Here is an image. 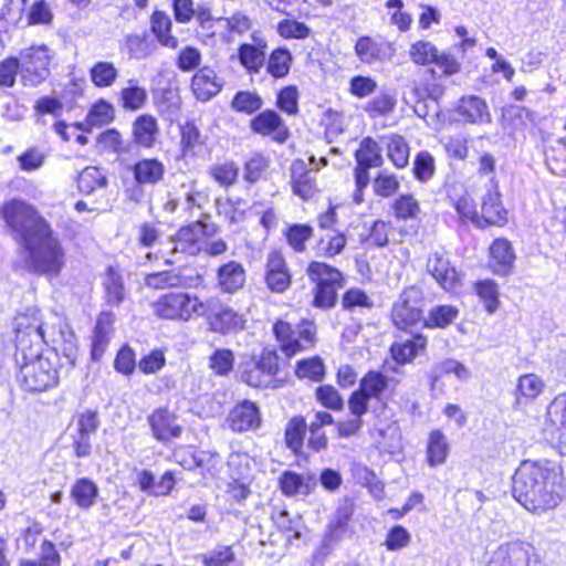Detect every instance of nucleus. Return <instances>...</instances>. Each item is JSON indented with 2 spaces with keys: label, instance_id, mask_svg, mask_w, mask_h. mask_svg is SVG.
Instances as JSON below:
<instances>
[{
  "label": "nucleus",
  "instance_id": "f257e3e1",
  "mask_svg": "<svg viewBox=\"0 0 566 566\" xmlns=\"http://www.w3.org/2000/svg\"><path fill=\"white\" fill-rule=\"evenodd\" d=\"M1 214L14 239L25 249L30 268L39 274L59 275L65 264V252L49 222L20 200L7 202Z\"/></svg>",
  "mask_w": 566,
  "mask_h": 566
},
{
  "label": "nucleus",
  "instance_id": "f03ea898",
  "mask_svg": "<svg viewBox=\"0 0 566 566\" xmlns=\"http://www.w3.org/2000/svg\"><path fill=\"white\" fill-rule=\"evenodd\" d=\"M512 492L531 512L555 509L566 492L562 470L549 462L524 461L512 478Z\"/></svg>",
  "mask_w": 566,
  "mask_h": 566
},
{
  "label": "nucleus",
  "instance_id": "7ed1b4c3",
  "mask_svg": "<svg viewBox=\"0 0 566 566\" xmlns=\"http://www.w3.org/2000/svg\"><path fill=\"white\" fill-rule=\"evenodd\" d=\"M17 380L28 392H42L57 386L60 381L56 361L50 356L25 360L19 365Z\"/></svg>",
  "mask_w": 566,
  "mask_h": 566
},
{
  "label": "nucleus",
  "instance_id": "20e7f679",
  "mask_svg": "<svg viewBox=\"0 0 566 566\" xmlns=\"http://www.w3.org/2000/svg\"><path fill=\"white\" fill-rule=\"evenodd\" d=\"M154 311L160 318L187 322L193 315L206 316L210 301L202 302L188 293H168L154 303Z\"/></svg>",
  "mask_w": 566,
  "mask_h": 566
},
{
  "label": "nucleus",
  "instance_id": "39448f33",
  "mask_svg": "<svg viewBox=\"0 0 566 566\" xmlns=\"http://www.w3.org/2000/svg\"><path fill=\"white\" fill-rule=\"evenodd\" d=\"M55 53L45 44H34L19 52L21 82L25 86L35 87L51 74L50 65Z\"/></svg>",
  "mask_w": 566,
  "mask_h": 566
},
{
  "label": "nucleus",
  "instance_id": "423d86ee",
  "mask_svg": "<svg viewBox=\"0 0 566 566\" xmlns=\"http://www.w3.org/2000/svg\"><path fill=\"white\" fill-rule=\"evenodd\" d=\"M273 333L281 350L289 358L313 348L316 344V326L311 321H302L295 326L277 321L273 326Z\"/></svg>",
  "mask_w": 566,
  "mask_h": 566
},
{
  "label": "nucleus",
  "instance_id": "0eeeda50",
  "mask_svg": "<svg viewBox=\"0 0 566 566\" xmlns=\"http://www.w3.org/2000/svg\"><path fill=\"white\" fill-rule=\"evenodd\" d=\"M25 316L17 319L15 327V363L20 365L25 360L44 357L41 352L43 344H49L46 331L40 323L24 324Z\"/></svg>",
  "mask_w": 566,
  "mask_h": 566
},
{
  "label": "nucleus",
  "instance_id": "6e6552de",
  "mask_svg": "<svg viewBox=\"0 0 566 566\" xmlns=\"http://www.w3.org/2000/svg\"><path fill=\"white\" fill-rule=\"evenodd\" d=\"M391 382H397L394 378L385 376L380 371L369 370L359 381V387L348 399L350 413L366 415L368 412V402L370 399L382 400V396L390 387Z\"/></svg>",
  "mask_w": 566,
  "mask_h": 566
},
{
  "label": "nucleus",
  "instance_id": "1a4fd4ad",
  "mask_svg": "<svg viewBox=\"0 0 566 566\" xmlns=\"http://www.w3.org/2000/svg\"><path fill=\"white\" fill-rule=\"evenodd\" d=\"M424 297L421 289L412 285L406 287L394 304L391 317L400 329H408L418 324L423 325Z\"/></svg>",
  "mask_w": 566,
  "mask_h": 566
},
{
  "label": "nucleus",
  "instance_id": "9d476101",
  "mask_svg": "<svg viewBox=\"0 0 566 566\" xmlns=\"http://www.w3.org/2000/svg\"><path fill=\"white\" fill-rule=\"evenodd\" d=\"M488 566H545L524 542L501 544L492 554Z\"/></svg>",
  "mask_w": 566,
  "mask_h": 566
},
{
  "label": "nucleus",
  "instance_id": "9b49d317",
  "mask_svg": "<svg viewBox=\"0 0 566 566\" xmlns=\"http://www.w3.org/2000/svg\"><path fill=\"white\" fill-rule=\"evenodd\" d=\"M426 271L446 292H455L462 286V276L444 251L429 253Z\"/></svg>",
  "mask_w": 566,
  "mask_h": 566
},
{
  "label": "nucleus",
  "instance_id": "f8f14e48",
  "mask_svg": "<svg viewBox=\"0 0 566 566\" xmlns=\"http://www.w3.org/2000/svg\"><path fill=\"white\" fill-rule=\"evenodd\" d=\"M355 513V503L353 500L345 497L339 501L334 514L329 518L326 526L322 547L331 551L338 545L349 531V521Z\"/></svg>",
  "mask_w": 566,
  "mask_h": 566
},
{
  "label": "nucleus",
  "instance_id": "ddd939ff",
  "mask_svg": "<svg viewBox=\"0 0 566 566\" xmlns=\"http://www.w3.org/2000/svg\"><path fill=\"white\" fill-rule=\"evenodd\" d=\"M201 283L202 277L192 268L150 273L145 277V284L156 290L168 287L195 289Z\"/></svg>",
  "mask_w": 566,
  "mask_h": 566
},
{
  "label": "nucleus",
  "instance_id": "4468645a",
  "mask_svg": "<svg viewBox=\"0 0 566 566\" xmlns=\"http://www.w3.org/2000/svg\"><path fill=\"white\" fill-rule=\"evenodd\" d=\"M357 166L355 168V184L359 188L367 187L369 184L368 170L374 167H381L384 158L381 147L371 137H366L360 142L359 148L355 153Z\"/></svg>",
  "mask_w": 566,
  "mask_h": 566
},
{
  "label": "nucleus",
  "instance_id": "2eb2a0df",
  "mask_svg": "<svg viewBox=\"0 0 566 566\" xmlns=\"http://www.w3.org/2000/svg\"><path fill=\"white\" fill-rule=\"evenodd\" d=\"M355 53L363 63L375 64L390 61L396 49L391 42L381 38L364 35L356 41Z\"/></svg>",
  "mask_w": 566,
  "mask_h": 566
},
{
  "label": "nucleus",
  "instance_id": "dca6fc26",
  "mask_svg": "<svg viewBox=\"0 0 566 566\" xmlns=\"http://www.w3.org/2000/svg\"><path fill=\"white\" fill-rule=\"evenodd\" d=\"M250 129L261 136H269L277 144H284L290 137V130L283 118L273 109H265L250 122Z\"/></svg>",
  "mask_w": 566,
  "mask_h": 566
},
{
  "label": "nucleus",
  "instance_id": "f3484780",
  "mask_svg": "<svg viewBox=\"0 0 566 566\" xmlns=\"http://www.w3.org/2000/svg\"><path fill=\"white\" fill-rule=\"evenodd\" d=\"M227 422L233 432L242 433L259 429L262 417L256 403L245 399L231 409Z\"/></svg>",
  "mask_w": 566,
  "mask_h": 566
},
{
  "label": "nucleus",
  "instance_id": "a211bd4d",
  "mask_svg": "<svg viewBox=\"0 0 566 566\" xmlns=\"http://www.w3.org/2000/svg\"><path fill=\"white\" fill-rule=\"evenodd\" d=\"M160 127L156 117L143 114L132 124V143L143 149H153L159 144Z\"/></svg>",
  "mask_w": 566,
  "mask_h": 566
},
{
  "label": "nucleus",
  "instance_id": "6ab92c4d",
  "mask_svg": "<svg viewBox=\"0 0 566 566\" xmlns=\"http://www.w3.org/2000/svg\"><path fill=\"white\" fill-rule=\"evenodd\" d=\"M153 436L160 442H168L179 438L182 429L177 423V417L168 408H158L148 416Z\"/></svg>",
  "mask_w": 566,
  "mask_h": 566
},
{
  "label": "nucleus",
  "instance_id": "aec40b11",
  "mask_svg": "<svg viewBox=\"0 0 566 566\" xmlns=\"http://www.w3.org/2000/svg\"><path fill=\"white\" fill-rule=\"evenodd\" d=\"M264 279L268 289L274 293H283L291 285V274L281 252L271 251L268 254Z\"/></svg>",
  "mask_w": 566,
  "mask_h": 566
},
{
  "label": "nucleus",
  "instance_id": "412c9836",
  "mask_svg": "<svg viewBox=\"0 0 566 566\" xmlns=\"http://www.w3.org/2000/svg\"><path fill=\"white\" fill-rule=\"evenodd\" d=\"M515 259L514 249L506 239H495L489 249V268L496 275H510L513 271Z\"/></svg>",
  "mask_w": 566,
  "mask_h": 566
},
{
  "label": "nucleus",
  "instance_id": "4be33fe9",
  "mask_svg": "<svg viewBox=\"0 0 566 566\" xmlns=\"http://www.w3.org/2000/svg\"><path fill=\"white\" fill-rule=\"evenodd\" d=\"M208 234H210L209 226L203 221L182 227L175 237L174 251L196 255L201 250L200 239Z\"/></svg>",
  "mask_w": 566,
  "mask_h": 566
},
{
  "label": "nucleus",
  "instance_id": "5701e85b",
  "mask_svg": "<svg viewBox=\"0 0 566 566\" xmlns=\"http://www.w3.org/2000/svg\"><path fill=\"white\" fill-rule=\"evenodd\" d=\"M455 112L465 123L490 124L492 116L488 103L480 96H462L457 105Z\"/></svg>",
  "mask_w": 566,
  "mask_h": 566
},
{
  "label": "nucleus",
  "instance_id": "b1692460",
  "mask_svg": "<svg viewBox=\"0 0 566 566\" xmlns=\"http://www.w3.org/2000/svg\"><path fill=\"white\" fill-rule=\"evenodd\" d=\"M206 316H208L210 328L221 334L241 329L244 325L242 316L231 307L220 305L217 310L212 302H210V311Z\"/></svg>",
  "mask_w": 566,
  "mask_h": 566
},
{
  "label": "nucleus",
  "instance_id": "393cba45",
  "mask_svg": "<svg viewBox=\"0 0 566 566\" xmlns=\"http://www.w3.org/2000/svg\"><path fill=\"white\" fill-rule=\"evenodd\" d=\"M279 484L282 493L286 496L310 495L317 485V480L312 474H298L294 471H284Z\"/></svg>",
  "mask_w": 566,
  "mask_h": 566
},
{
  "label": "nucleus",
  "instance_id": "a878e982",
  "mask_svg": "<svg viewBox=\"0 0 566 566\" xmlns=\"http://www.w3.org/2000/svg\"><path fill=\"white\" fill-rule=\"evenodd\" d=\"M316 170L307 168L303 160H295L291 167L293 191L303 199L313 197L316 190Z\"/></svg>",
  "mask_w": 566,
  "mask_h": 566
},
{
  "label": "nucleus",
  "instance_id": "bb28decb",
  "mask_svg": "<svg viewBox=\"0 0 566 566\" xmlns=\"http://www.w3.org/2000/svg\"><path fill=\"white\" fill-rule=\"evenodd\" d=\"M506 214L500 200V193L496 190H488L482 198L481 213H479V219L482 221L480 228L502 226L506 222Z\"/></svg>",
  "mask_w": 566,
  "mask_h": 566
},
{
  "label": "nucleus",
  "instance_id": "cd10ccee",
  "mask_svg": "<svg viewBox=\"0 0 566 566\" xmlns=\"http://www.w3.org/2000/svg\"><path fill=\"white\" fill-rule=\"evenodd\" d=\"M166 167L157 158H144L133 166L134 179L142 186H155L164 180Z\"/></svg>",
  "mask_w": 566,
  "mask_h": 566
},
{
  "label": "nucleus",
  "instance_id": "c85d7f7f",
  "mask_svg": "<svg viewBox=\"0 0 566 566\" xmlns=\"http://www.w3.org/2000/svg\"><path fill=\"white\" fill-rule=\"evenodd\" d=\"M218 285L223 293L233 294L245 283V270L240 262L229 261L217 271Z\"/></svg>",
  "mask_w": 566,
  "mask_h": 566
},
{
  "label": "nucleus",
  "instance_id": "c756f323",
  "mask_svg": "<svg viewBox=\"0 0 566 566\" xmlns=\"http://www.w3.org/2000/svg\"><path fill=\"white\" fill-rule=\"evenodd\" d=\"M104 300L108 306L118 307L126 298V289L119 270L108 266L103 276Z\"/></svg>",
  "mask_w": 566,
  "mask_h": 566
},
{
  "label": "nucleus",
  "instance_id": "7c9ffc66",
  "mask_svg": "<svg viewBox=\"0 0 566 566\" xmlns=\"http://www.w3.org/2000/svg\"><path fill=\"white\" fill-rule=\"evenodd\" d=\"M114 323V315L111 312H103L99 314L94 327L92 340V358L98 360L104 355L112 334V325Z\"/></svg>",
  "mask_w": 566,
  "mask_h": 566
},
{
  "label": "nucleus",
  "instance_id": "2f4dec72",
  "mask_svg": "<svg viewBox=\"0 0 566 566\" xmlns=\"http://www.w3.org/2000/svg\"><path fill=\"white\" fill-rule=\"evenodd\" d=\"M191 88L198 99L206 102L220 92L221 84L217 82L213 70L202 67L193 75Z\"/></svg>",
  "mask_w": 566,
  "mask_h": 566
},
{
  "label": "nucleus",
  "instance_id": "473e14b6",
  "mask_svg": "<svg viewBox=\"0 0 566 566\" xmlns=\"http://www.w3.org/2000/svg\"><path fill=\"white\" fill-rule=\"evenodd\" d=\"M306 274L316 286L343 285L342 273L334 266L318 261L310 263Z\"/></svg>",
  "mask_w": 566,
  "mask_h": 566
},
{
  "label": "nucleus",
  "instance_id": "72a5a7b5",
  "mask_svg": "<svg viewBox=\"0 0 566 566\" xmlns=\"http://www.w3.org/2000/svg\"><path fill=\"white\" fill-rule=\"evenodd\" d=\"M427 347V337L421 334L413 335L410 339L391 346L392 358L399 364L410 363Z\"/></svg>",
  "mask_w": 566,
  "mask_h": 566
},
{
  "label": "nucleus",
  "instance_id": "f704fd0d",
  "mask_svg": "<svg viewBox=\"0 0 566 566\" xmlns=\"http://www.w3.org/2000/svg\"><path fill=\"white\" fill-rule=\"evenodd\" d=\"M124 42L129 56L136 60L146 59L157 49L155 41L146 31L127 34Z\"/></svg>",
  "mask_w": 566,
  "mask_h": 566
},
{
  "label": "nucleus",
  "instance_id": "c9c22d12",
  "mask_svg": "<svg viewBox=\"0 0 566 566\" xmlns=\"http://www.w3.org/2000/svg\"><path fill=\"white\" fill-rule=\"evenodd\" d=\"M71 496L80 509L88 510L96 502L98 488L92 480L81 478L72 485Z\"/></svg>",
  "mask_w": 566,
  "mask_h": 566
},
{
  "label": "nucleus",
  "instance_id": "e433bc0d",
  "mask_svg": "<svg viewBox=\"0 0 566 566\" xmlns=\"http://www.w3.org/2000/svg\"><path fill=\"white\" fill-rule=\"evenodd\" d=\"M307 432V423L302 416H295L289 420L284 430L286 447L295 454L302 452L304 439Z\"/></svg>",
  "mask_w": 566,
  "mask_h": 566
},
{
  "label": "nucleus",
  "instance_id": "4c0bfd02",
  "mask_svg": "<svg viewBox=\"0 0 566 566\" xmlns=\"http://www.w3.org/2000/svg\"><path fill=\"white\" fill-rule=\"evenodd\" d=\"M151 31L161 45L176 49L178 40L171 34V19L163 11H155L150 18Z\"/></svg>",
  "mask_w": 566,
  "mask_h": 566
},
{
  "label": "nucleus",
  "instance_id": "58836bf2",
  "mask_svg": "<svg viewBox=\"0 0 566 566\" xmlns=\"http://www.w3.org/2000/svg\"><path fill=\"white\" fill-rule=\"evenodd\" d=\"M387 156L397 168H405L409 163L410 148L406 139L397 134L382 137Z\"/></svg>",
  "mask_w": 566,
  "mask_h": 566
},
{
  "label": "nucleus",
  "instance_id": "ea45409f",
  "mask_svg": "<svg viewBox=\"0 0 566 566\" xmlns=\"http://www.w3.org/2000/svg\"><path fill=\"white\" fill-rule=\"evenodd\" d=\"M544 382L535 374H526L518 378L515 399L516 403H527L533 401L543 390Z\"/></svg>",
  "mask_w": 566,
  "mask_h": 566
},
{
  "label": "nucleus",
  "instance_id": "a19ab883",
  "mask_svg": "<svg viewBox=\"0 0 566 566\" xmlns=\"http://www.w3.org/2000/svg\"><path fill=\"white\" fill-rule=\"evenodd\" d=\"M449 453V444L446 436L440 430L430 433L427 446V459L430 467H437L446 462Z\"/></svg>",
  "mask_w": 566,
  "mask_h": 566
},
{
  "label": "nucleus",
  "instance_id": "79ce46f5",
  "mask_svg": "<svg viewBox=\"0 0 566 566\" xmlns=\"http://www.w3.org/2000/svg\"><path fill=\"white\" fill-rule=\"evenodd\" d=\"M459 316V310L452 305H438L429 311L423 326L428 328H446Z\"/></svg>",
  "mask_w": 566,
  "mask_h": 566
},
{
  "label": "nucleus",
  "instance_id": "37998d69",
  "mask_svg": "<svg viewBox=\"0 0 566 566\" xmlns=\"http://www.w3.org/2000/svg\"><path fill=\"white\" fill-rule=\"evenodd\" d=\"M90 77L98 88L111 87L118 77V70L112 62L98 61L91 67Z\"/></svg>",
  "mask_w": 566,
  "mask_h": 566
},
{
  "label": "nucleus",
  "instance_id": "c03bdc74",
  "mask_svg": "<svg viewBox=\"0 0 566 566\" xmlns=\"http://www.w3.org/2000/svg\"><path fill=\"white\" fill-rule=\"evenodd\" d=\"M148 98L146 88L139 86L137 81L130 78L128 86L122 88L120 101L125 109L137 111L144 107Z\"/></svg>",
  "mask_w": 566,
  "mask_h": 566
},
{
  "label": "nucleus",
  "instance_id": "a18cd8bd",
  "mask_svg": "<svg viewBox=\"0 0 566 566\" xmlns=\"http://www.w3.org/2000/svg\"><path fill=\"white\" fill-rule=\"evenodd\" d=\"M50 342L53 343L54 354L51 357L54 361H56L57 357L62 355L65 357L67 364L74 366L76 357H77V347L74 340V335L72 333H63L62 331L59 334L57 338H51Z\"/></svg>",
  "mask_w": 566,
  "mask_h": 566
},
{
  "label": "nucleus",
  "instance_id": "49530a36",
  "mask_svg": "<svg viewBox=\"0 0 566 566\" xmlns=\"http://www.w3.org/2000/svg\"><path fill=\"white\" fill-rule=\"evenodd\" d=\"M263 106L262 97L250 91H240L235 93L231 101V108L238 113L252 115Z\"/></svg>",
  "mask_w": 566,
  "mask_h": 566
},
{
  "label": "nucleus",
  "instance_id": "de8ad7c7",
  "mask_svg": "<svg viewBox=\"0 0 566 566\" xmlns=\"http://www.w3.org/2000/svg\"><path fill=\"white\" fill-rule=\"evenodd\" d=\"M202 145L199 128L192 122L180 125V147L184 157L195 155L196 148Z\"/></svg>",
  "mask_w": 566,
  "mask_h": 566
},
{
  "label": "nucleus",
  "instance_id": "09e8293b",
  "mask_svg": "<svg viewBox=\"0 0 566 566\" xmlns=\"http://www.w3.org/2000/svg\"><path fill=\"white\" fill-rule=\"evenodd\" d=\"M291 63V52L287 49L279 48L271 53L266 70L273 77H284L290 72Z\"/></svg>",
  "mask_w": 566,
  "mask_h": 566
},
{
  "label": "nucleus",
  "instance_id": "8fccbe9b",
  "mask_svg": "<svg viewBox=\"0 0 566 566\" xmlns=\"http://www.w3.org/2000/svg\"><path fill=\"white\" fill-rule=\"evenodd\" d=\"M240 63L250 73H258L264 64L265 53L253 44H242L239 48Z\"/></svg>",
  "mask_w": 566,
  "mask_h": 566
},
{
  "label": "nucleus",
  "instance_id": "3c124183",
  "mask_svg": "<svg viewBox=\"0 0 566 566\" xmlns=\"http://www.w3.org/2000/svg\"><path fill=\"white\" fill-rule=\"evenodd\" d=\"M209 175L221 187H230L237 182L239 167L233 161L216 164L209 168Z\"/></svg>",
  "mask_w": 566,
  "mask_h": 566
},
{
  "label": "nucleus",
  "instance_id": "603ef678",
  "mask_svg": "<svg viewBox=\"0 0 566 566\" xmlns=\"http://www.w3.org/2000/svg\"><path fill=\"white\" fill-rule=\"evenodd\" d=\"M397 104L396 97L390 93H381L367 102L364 111L371 117H380L391 113Z\"/></svg>",
  "mask_w": 566,
  "mask_h": 566
},
{
  "label": "nucleus",
  "instance_id": "864d4df0",
  "mask_svg": "<svg viewBox=\"0 0 566 566\" xmlns=\"http://www.w3.org/2000/svg\"><path fill=\"white\" fill-rule=\"evenodd\" d=\"M77 185L81 192L90 195L96 188L105 187L107 179L97 167H86L80 174Z\"/></svg>",
  "mask_w": 566,
  "mask_h": 566
},
{
  "label": "nucleus",
  "instance_id": "5fc2aeb1",
  "mask_svg": "<svg viewBox=\"0 0 566 566\" xmlns=\"http://www.w3.org/2000/svg\"><path fill=\"white\" fill-rule=\"evenodd\" d=\"M295 375L301 378H308L313 381H322L325 375V367L319 357L301 359L296 364Z\"/></svg>",
  "mask_w": 566,
  "mask_h": 566
},
{
  "label": "nucleus",
  "instance_id": "6e6d98bb",
  "mask_svg": "<svg viewBox=\"0 0 566 566\" xmlns=\"http://www.w3.org/2000/svg\"><path fill=\"white\" fill-rule=\"evenodd\" d=\"M412 171L418 181H429L436 172L433 156L426 150L419 151L415 157Z\"/></svg>",
  "mask_w": 566,
  "mask_h": 566
},
{
  "label": "nucleus",
  "instance_id": "4d7b16f0",
  "mask_svg": "<svg viewBox=\"0 0 566 566\" xmlns=\"http://www.w3.org/2000/svg\"><path fill=\"white\" fill-rule=\"evenodd\" d=\"M475 291L484 303L485 310L492 314L499 306V289L497 284L492 280H482L475 284Z\"/></svg>",
  "mask_w": 566,
  "mask_h": 566
},
{
  "label": "nucleus",
  "instance_id": "13d9d810",
  "mask_svg": "<svg viewBox=\"0 0 566 566\" xmlns=\"http://www.w3.org/2000/svg\"><path fill=\"white\" fill-rule=\"evenodd\" d=\"M97 143L103 146L104 149L117 155L127 154L130 150V144H125L120 133L114 128L106 129L99 134Z\"/></svg>",
  "mask_w": 566,
  "mask_h": 566
},
{
  "label": "nucleus",
  "instance_id": "bf43d9fd",
  "mask_svg": "<svg viewBox=\"0 0 566 566\" xmlns=\"http://www.w3.org/2000/svg\"><path fill=\"white\" fill-rule=\"evenodd\" d=\"M316 400L325 408L340 411L344 408V399L340 394L331 385H323L316 388Z\"/></svg>",
  "mask_w": 566,
  "mask_h": 566
},
{
  "label": "nucleus",
  "instance_id": "052dcab7",
  "mask_svg": "<svg viewBox=\"0 0 566 566\" xmlns=\"http://www.w3.org/2000/svg\"><path fill=\"white\" fill-rule=\"evenodd\" d=\"M312 234L313 229L307 224H292L285 232L287 243L295 252H303L305 250V242Z\"/></svg>",
  "mask_w": 566,
  "mask_h": 566
},
{
  "label": "nucleus",
  "instance_id": "680f3d73",
  "mask_svg": "<svg viewBox=\"0 0 566 566\" xmlns=\"http://www.w3.org/2000/svg\"><path fill=\"white\" fill-rule=\"evenodd\" d=\"M114 118V108L113 106L105 102L99 101L90 109L86 116V123L90 126H103L107 125Z\"/></svg>",
  "mask_w": 566,
  "mask_h": 566
},
{
  "label": "nucleus",
  "instance_id": "e2e57ef3",
  "mask_svg": "<svg viewBox=\"0 0 566 566\" xmlns=\"http://www.w3.org/2000/svg\"><path fill=\"white\" fill-rule=\"evenodd\" d=\"M438 50L428 41H418L411 45L409 54L416 64L426 65L433 63L437 59Z\"/></svg>",
  "mask_w": 566,
  "mask_h": 566
},
{
  "label": "nucleus",
  "instance_id": "0e129e2a",
  "mask_svg": "<svg viewBox=\"0 0 566 566\" xmlns=\"http://www.w3.org/2000/svg\"><path fill=\"white\" fill-rule=\"evenodd\" d=\"M234 365V356L230 349L220 348L210 357V368L220 376L228 375Z\"/></svg>",
  "mask_w": 566,
  "mask_h": 566
},
{
  "label": "nucleus",
  "instance_id": "69168bd1",
  "mask_svg": "<svg viewBox=\"0 0 566 566\" xmlns=\"http://www.w3.org/2000/svg\"><path fill=\"white\" fill-rule=\"evenodd\" d=\"M395 216L397 219H413L420 212L418 201L411 195H401L394 203Z\"/></svg>",
  "mask_w": 566,
  "mask_h": 566
},
{
  "label": "nucleus",
  "instance_id": "338daca9",
  "mask_svg": "<svg viewBox=\"0 0 566 566\" xmlns=\"http://www.w3.org/2000/svg\"><path fill=\"white\" fill-rule=\"evenodd\" d=\"M277 33L284 39H306L311 29L304 23L296 20H282L277 24Z\"/></svg>",
  "mask_w": 566,
  "mask_h": 566
},
{
  "label": "nucleus",
  "instance_id": "774afa93",
  "mask_svg": "<svg viewBox=\"0 0 566 566\" xmlns=\"http://www.w3.org/2000/svg\"><path fill=\"white\" fill-rule=\"evenodd\" d=\"M546 417L553 426L566 429V394L554 398L547 407Z\"/></svg>",
  "mask_w": 566,
  "mask_h": 566
}]
</instances>
